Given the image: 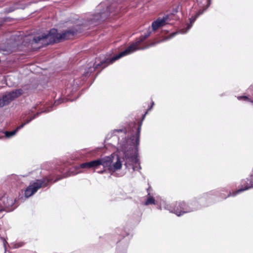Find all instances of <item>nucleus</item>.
<instances>
[{"label":"nucleus","mask_w":253,"mask_h":253,"mask_svg":"<svg viewBox=\"0 0 253 253\" xmlns=\"http://www.w3.org/2000/svg\"><path fill=\"white\" fill-rule=\"evenodd\" d=\"M75 33V31H67L61 34L58 33L56 29H53L48 34L36 37L33 41L35 43L41 44L42 45H47L50 43L58 42L62 39H68L70 35H73Z\"/></svg>","instance_id":"1"},{"label":"nucleus","mask_w":253,"mask_h":253,"mask_svg":"<svg viewBox=\"0 0 253 253\" xmlns=\"http://www.w3.org/2000/svg\"><path fill=\"white\" fill-rule=\"evenodd\" d=\"M101 165L103 166L105 169H107L112 171H115L122 167L119 158L115 155L91 161V168L98 169Z\"/></svg>","instance_id":"2"},{"label":"nucleus","mask_w":253,"mask_h":253,"mask_svg":"<svg viewBox=\"0 0 253 253\" xmlns=\"http://www.w3.org/2000/svg\"><path fill=\"white\" fill-rule=\"evenodd\" d=\"M150 34V33H149L148 34L145 35L144 36H142L140 37L139 40L136 42L135 43H134L130 45L129 47H128L125 51L121 52L119 55H116L113 57L110 60V63H112L115 60L121 58L122 57H123L124 56L127 55L128 54H129L134 51L140 49L141 48H139L138 47V46L139 44L144 41L146 38H147ZM159 42H157V43L155 42H152L150 44L148 45L147 47H145L144 48H142V49H144L146 48H147L148 47L154 45L156 43H158Z\"/></svg>","instance_id":"3"},{"label":"nucleus","mask_w":253,"mask_h":253,"mask_svg":"<svg viewBox=\"0 0 253 253\" xmlns=\"http://www.w3.org/2000/svg\"><path fill=\"white\" fill-rule=\"evenodd\" d=\"M139 134H137L135 137V142H133V147H130L129 150L127 151H125V157L126 159L127 160V162H131L132 164H138L139 166V164L138 163V159L137 157L136 153V146L139 144ZM140 166H135L133 167V170H138L140 169Z\"/></svg>","instance_id":"4"},{"label":"nucleus","mask_w":253,"mask_h":253,"mask_svg":"<svg viewBox=\"0 0 253 253\" xmlns=\"http://www.w3.org/2000/svg\"><path fill=\"white\" fill-rule=\"evenodd\" d=\"M23 93L21 89H17L6 92L2 99H0V107L8 104L11 101L19 97Z\"/></svg>","instance_id":"5"},{"label":"nucleus","mask_w":253,"mask_h":253,"mask_svg":"<svg viewBox=\"0 0 253 253\" xmlns=\"http://www.w3.org/2000/svg\"><path fill=\"white\" fill-rule=\"evenodd\" d=\"M46 184H44L40 180H37L36 182H35L29 186L26 189L25 192V196L28 198L33 195L37 191L42 187H45Z\"/></svg>","instance_id":"6"},{"label":"nucleus","mask_w":253,"mask_h":253,"mask_svg":"<svg viewBox=\"0 0 253 253\" xmlns=\"http://www.w3.org/2000/svg\"><path fill=\"white\" fill-rule=\"evenodd\" d=\"M13 204L11 200L8 199L7 197L3 196L0 200V211L5 210Z\"/></svg>","instance_id":"7"},{"label":"nucleus","mask_w":253,"mask_h":253,"mask_svg":"<svg viewBox=\"0 0 253 253\" xmlns=\"http://www.w3.org/2000/svg\"><path fill=\"white\" fill-rule=\"evenodd\" d=\"M166 23V18L158 19L156 21L153 22L152 24V28L155 31L159 28L163 26Z\"/></svg>","instance_id":"8"},{"label":"nucleus","mask_w":253,"mask_h":253,"mask_svg":"<svg viewBox=\"0 0 253 253\" xmlns=\"http://www.w3.org/2000/svg\"><path fill=\"white\" fill-rule=\"evenodd\" d=\"M185 204L184 203H181L178 204L175 209H174L173 212L178 216H180L181 214V210L183 211V213H185L190 211V210H187L185 208Z\"/></svg>","instance_id":"9"},{"label":"nucleus","mask_w":253,"mask_h":253,"mask_svg":"<svg viewBox=\"0 0 253 253\" xmlns=\"http://www.w3.org/2000/svg\"><path fill=\"white\" fill-rule=\"evenodd\" d=\"M35 117H36V116H35L33 117L30 118V120H27L25 123L22 124L21 126H20L18 127H17V129L15 130H14V131H10V132L6 131L5 132V135H6V136L7 137H11V136H13L16 133V131H17V130L22 128L26 124L29 123L30 121H31Z\"/></svg>","instance_id":"10"},{"label":"nucleus","mask_w":253,"mask_h":253,"mask_svg":"<svg viewBox=\"0 0 253 253\" xmlns=\"http://www.w3.org/2000/svg\"><path fill=\"white\" fill-rule=\"evenodd\" d=\"M203 12V11H199V13L197 14L195 16H192L191 18H190V24H191V25H188V28H187V29L186 30V31H184V30H181V33H185L186 32H187V31L191 28V27L192 26V24L194 22V21L196 20V18L198 17V16L199 15H200V14H202Z\"/></svg>","instance_id":"11"},{"label":"nucleus","mask_w":253,"mask_h":253,"mask_svg":"<svg viewBox=\"0 0 253 253\" xmlns=\"http://www.w3.org/2000/svg\"><path fill=\"white\" fill-rule=\"evenodd\" d=\"M79 168L82 169H90L91 168V162L83 163L81 164Z\"/></svg>","instance_id":"12"},{"label":"nucleus","mask_w":253,"mask_h":253,"mask_svg":"<svg viewBox=\"0 0 253 253\" xmlns=\"http://www.w3.org/2000/svg\"><path fill=\"white\" fill-rule=\"evenodd\" d=\"M145 205H149L150 204H155V199L152 197H148L147 201L145 202Z\"/></svg>","instance_id":"13"},{"label":"nucleus","mask_w":253,"mask_h":253,"mask_svg":"<svg viewBox=\"0 0 253 253\" xmlns=\"http://www.w3.org/2000/svg\"><path fill=\"white\" fill-rule=\"evenodd\" d=\"M250 187H251L248 186V187H246L245 188H244V189L241 188V189H239L238 190L236 191L235 193H233V195L235 196L236 194H237L241 192L244 191L246 190H247V189H249Z\"/></svg>","instance_id":"14"},{"label":"nucleus","mask_w":253,"mask_h":253,"mask_svg":"<svg viewBox=\"0 0 253 253\" xmlns=\"http://www.w3.org/2000/svg\"><path fill=\"white\" fill-rule=\"evenodd\" d=\"M61 100H57L55 102L54 104L55 105H57L61 103Z\"/></svg>","instance_id":"15"},{"label":"nucleus","mask_w":253,"mask_h":253,"mask_svg":"<svg viewBox=\"0 0 253 253\" xmlns=\"http://www.w3.org/2000/svg\"><path fill=\"white\" fill-rule=\"evenodd\" d=\"M238 98L239 99H241V98H243V99H244L245 100H248V97H247L246 96H241V97H239Z\"/></svg>","instance_id":"16"},{"label":"nucleus","mask_w":253,"mask_h":253,"mask_svg":"<svg viewBox=\"0 0 253 253\" xmlns=\"http://www.w3.org/2000/svg\"><path fill=\"white\" fill-rule=\"evenodd\" d=\"M175 35V33H173V34H172L171 35V36L170 37H169V38H166L164 40V41H166V40H168L169 39H170V38H171V37H172L173 36H174Z\"/></svg>","instance_id":"17"},{"label":"nucleus","mask_w":253,"mask_h":253,"mask_svg":"<svg viewBox=\"0 0 253 253\" xmlns=\"http://www.w3.org/2000/svg\"><path fill=\"white\" fill-rule=\"evenodd\" d=\"M251 187H253V181L251 183Z\"/></svg>","instance_id":"18"},{"label":"nucleus","mask_w":253,"mask_h":253,"mask_svg":"<svg viewBox=\"0 0 253 253\" xmlns=\"http://www.w3.org/2000/svg\"><path fill=\"white\" fill-rule=\"evenodd\" d=\"M50 111H51L50 109H47V110L45 111V112H49Z\"/></svg>","instance_id":"19"},{"label":"nucleus","mask_w":253,"mask_h":253,"mask_svg":"<svg viewBox=\"0 0 253 253\" xmlns=\"http://www.w3.org/2000/svg\"><path fill=\"white\" fill-rule=\"evenodd\" d=\"M5 243H6V241H4V242H3V244H4V247L5 246Z\"/></svg>","instance_id":"20"},{"label":"nucleus","mask_w":253,"mask_h":253,"mask_svg":"<svg viewBox=\"0 0 253 253\" xmlns=\"http://www.w3.org/2000/svg\"><path fill=\"white\" fill-rule=\"evenodd\" d=\"M98 65H99V64H97V65H95V68H97V66H98Z\"/></svg>","instance_id":"21"},{"label":"nucleus","mask_w":253,"mask_h":253,"mask_svg":"<svg viewBox=\"0 0 253 253\" xmlns=\"http://www.w3.org/2000/svg\"><path fill=\"white\" fill-rule=\"evenodd\" d=\"M39 113H37V114L36 115V116H38V115H39Z\"/></svg>","instance_id":"22"}]
</instances>
